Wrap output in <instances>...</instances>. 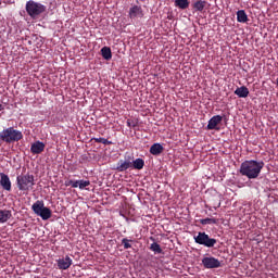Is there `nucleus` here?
Segmentation results:
<instances>
[{
    "label": "nucleus",
    "mask_w": 278,
    "mask_h": 278,
    "mask_svg": "<svg viewBox=\"0 0 278 278\" xmlns=\"http://www.w3.org/2000/svg\"><path fill=\"white\" fill-rule=\"evenodd\" d=\"M262 168H264V161L250 160L241 163L239 173L248 179H257Z\"/></svg>",
    "instance_id": "f257e3e1"
},
{
    "label": "nucleus",
    "mask_w": 278,
    "mask_h": 278,
    "mask_svg": "<svg viewBox=\"0 0 278 278\" xmlns=\"http://www.w3.org/2000/svg\"><path fill=\"white\" fill-rule=\"evenodd\" d=\"M0 140L7 144H12V142H18L23 140V131L14 129V127H9L0 132Z\"/></svg>",
    "instance_id": "f03ea898"
},
{
    "label": "nucleus",
    "mask_w": 278,
    "mask_h": 278,
    "mask_svg": "<svg viewBox=\"0 0 278 278\" xmlns=\"http://www.w3.org/2000/svg\"><path fill=\"white\" fill-rule=\"evenodd\" d=\"M26 12L30 18H40L41 14H45L47 12V5L36 2L34 0H29L26 2Z\"/></svg>",
    "instance_id": "7ed1b4c3"
},
{
    "label": "nucleus",
    "mask_w": 278,
    "mask_h": 278,
    "mask_svg": "<svg viewBox=\"0 0 278 278\" xmlns=\"http://www.w3.org/2000/svg\"><path fill=\"white\" fill-rule=\"evenodd\" d=\"M17 188L22 192H29V190H34V186L36 185L34 175L25 174L16 177Z\"/></svg>",
    "instance_id": "20e7f679"
},
{
    "label": "nucleus",
    "mask_w": 278,
    "mask_h": 278,
    "mask_svg": "<svg viewBox=\"0 0 278 278\" xmlns=\"http://www.w3.org/2000/svg\"><path fill=\"white\" fill-rule=\"evenodd\" d=\"M31 210L37 216H40L42 220H49V218H51V208L45 206L43 201H40V200L36 201L31 205Z\"/></svg>",
    "instance_id": "39448f33"
},
{
    "label": "nucleus",
    "mask_w": 278,
    "mask_h": 278,
    "mask_svg": "<svg viewBox=\"0 0 278 278\" xmlns=\"http://www.w3.org/2000/svg\"><path fill=\"white\" fill-rule=\"evenodd\" d=\"M193 240L197 244L206 247V249H214V247H216L218 243V240L211 238L210 235L205 232H198V236H194Z\"/></svg>",
    "instance_id": "423d86ee"
},
{
    "label": "nucleus",
    "mask_w": 278,
    "mask_h": 278,
    "mask_svg": "<svg viewBox=\"0 0 278 278\" xmlns=\"http://www.w3.org/2000/svg\"><path fill=\"white\" fill-rule=\"evenodd\" d=\"M202 264L204 266V268H220V266H223V264L219 262L218 258L213 257V256H206L204 258H202Z\"/></svg>",
    "instance_id": "0eeeda50"
},
{
    "label": "nucleus",
    "mask_w": 278,
    "mask_h": 278,
    "mask_svg": "<svg viewBox=\"0 0 278 278\" xmlns=\"http://www.w3.org/2000/svg\"><path fill=\"white\" fill-rule=\"evenodd\" d=\"M131 162H134V156L131 155L125 156V160H119L117 162L116 170H118V173H125V170H128V168H131Z\"/></svg>",
    "instance_id": "6e6552de"
},
{
    "label": "nucleus",
    "mask_w": 278,
    "mask_h": 278,
    "mask_svg": "<svg viewBox=\"0 0 278 278\" xmlns=\"http://www.w3.org/2000/svg\"><path fill=\"white\" fill-rule=\"evenodd\" d=\"M59 270H68L73 266V258L66 255L63 258L56 260Z\"/></svg>",
    "instance_id": "1a4fd4ad"
},
{
    "label": "nucleus",
    "mask_w": 278,
    "mask_h": 278,
    "mask_svg": "<svg viewBox=\"0 0 278 278\" xmlns=\"http://www.w3.org/2000/svg\"><path fill=\"white\" fill-rule=\"evenodd\" d=\"M0 186L3 188V190L10 192V190H12V181H10V176L4 173H0Z\"/></svg>",
    "instance_id": "9d476101"
},
{
    "label": "nucleus",
    "mask_w": 278,
    "mask_h": 278,
    "mask_svg": "<svg viewBox=\"0 0 278 278\" xmlns=\"http://www.w3.org/2000/svg\"><path fill=\"white\" fill-rule=\"evenodd\" d=\"M45 142L42 141H36L30 146V153L34 155H40L42 151H45Z\"/></svg>",
    "instance_id": "9b49d317"
},
{
    "label": "nucleus",
    "mask_w": 278,
    "mask_h": 278,
    "mask_svg": "<svg viewBox=\"0 0 278 278\" xmlns=\"http://www.w3.org/2000/svg\"><path fill=\"white\" fill-rule=\"evenodd\" d=\"M220 123H223V116L220 115H214L210 121H208V124H207V129H216V127L218 125H220Z\"/></svg>",
    "instance_id": "f8f14e48"
},
{
    "label": "nucleus",
    "mask_w": 278,
    "mask_h": 278,
    "mask_svg": "<svg viewBox=\"0 0 278 278\" xmlns=\"http://www.w3.org/2000/svg\"><path fill=\"white\" fill-rule=\"evenodd\" d=\"M129 16L130 18H138V17L142 18V16H144V14L142 13V8L138 5H134L129 10Z\"/></svg>",
    "instance_id": "ddd939ff"
},
{
    "label": "nucleus",
    "mask_w": 278,
    "mask_h": 278,
    "mask_svg": "<svg viewBox=\"0 0 278 278\" xmlns=\"http://www.w3.org/2000/svg\"><path fill=\"white\" fill-rule=\"evenodd\" d=\"M235 94H237L239 99H247V97H249V88H247V86L238 87L235 90Z\"/></svg>",
    "instance_id": "4468645a"
},
{
    "label": "nucleus",
    "mask_w": 278,
    "mask_h": 278,
    "mask_svg": "<svg viewBox=\"0 0 278 278\" xmlns=\"http://www.w3.org/2000/svg\"><path fill=\"white\" fill-rule=\"evenodd\" d=\"M150 153L151 155H161V153H164V146L161 143H154L150 147Z\"/></svg>",
    "instance_id": "2eb2a0df"
},
{
    "label": "nucleus",
    "mask_w": 278,
    "mask_h": 278,
    "mask_svg": "<svg viewBox=\"0 0 278 278\" xmlns=\"http://www.w3.org/2000/svg\"><path fill=\"white\" fill-rule=\"evenodd\" d=\"M12 218V211L0 210V223H8Z\"/></svg>",
    "instance_id": "dca6fc26"
},
{
    "label": "nucleus",
    "mask_w": 278,
    "mask_h": 278,
    "mask_svg": "<svg viewBox=\"0 0 278 278\" xmlns=\"http://www.w3.org/2000/svg\"><path fill=\"white\" fill-rule=\"evenodd\" d=\"M174 5H175V8H178L179 10H188V8H190V1H188V0H175Z\"/></svg>",
    "instance_id": "f3484780"
},
{
    "label": "nucleus",
    "mask_w": 278,
    "mask_h": 278,
    "mask_svg": "<svg viewBox=\"0 0 278 278\" xmlns=\"http://www.w3.org/2000/svg\"><path fill=\"white\" fill-rule=\"evenodd\" d=\"M237 21L238 23H248L249 15H247V12L244 10H239L237 12Z\"/></svg>",
    "instance_id": "a211bd4d"
},
{
    "label": "nucleus",
    "mask_w": 278,
    "mask_h": 278,
    "mask_svg": "<svg viewBox=\"0 0 278 278\" xmlns=\"http://www.w3.org/2000/svg\"><path fill=\"white\" fill-rule=\"evenodd\" d=\"M205 5H207L205 0H199L193 3V10H195V12H203V10H205Z\"/></svg>",
    "instance_id": "6ab92c4d"
},
{
    "label": "nucleus",
    "mask_w": 278,
    "mask_h": 278,
    "mask_svg": "<svg viewBox=\"0 0 278 278\" xmlns=\"http://www.w3.org/2000/svg\"><path fill=\"white\" fill-rule=\"evenodd\" d=\"M131 166L136 170H142V168H144V160L136 159L135 161L131 162Z\"/></svg>",
    "instance_id": "aec40b11"
},
{
    "label": "nucleus",
    "mask_w": 278,
    "mask_h": 278,
    "mask_svg": "<svg viewBox=\"0 0 278 278\" xmlns=\"http://www.w3.org/2000/svg\"><path fill=\"white\" fill-rule=\"evenodd\" d=\"M101 55L104 60H110L112 58V49L110 47H103L101 49Z\"/></svg>",
    "instance_id": "412c9836"
},
{
    "label": "nucleus",
    "mask_w": 278,
    "mask_h": 278,
    "mask_svg": "<svg viewBox=\"0 0 278 278\" xmlns=\"http://www.w3.org/2000/svg\"><path fill=\"white\" fill-rule=\"evenodd\" d=\"M200 224L201 225H217L218 219L207 217V218H204V219H200Z\"/></svg>",
    "instance_id": "4be33fe9"
},
{
    "label": "nucleus",
    "mask_w": 278,
    "mask_h": 278,
    "mask_svg": "<svg viewBox=\"0 0 278 278\" xmlns=\"http://www.w3.org/2000/svg\"><path fill=\"white\" fill-rule=\"evenodd\" d=\"M150 250L153 251V253H155V254L162 253V247L157 242H153L150 245Z\"/></svg>",
    "instance_id": "5701e85b"
},
{
    "label": "nucleus",
    "mask_w": 278,
    "mask_h": 278,
    "mask_svg": "<svg viewBox=\"0 0 278 278\" xmlns=\"http://www.w3.org/2000/svg\"><path fill=\"white\" fill-rule=\"evenodd\" d=\"M90 186V180H78L79 190H84V188H88Z\"/></svg>",
    "instance_id": "b1692460"
},
{
    "label": "nucleus",
    "mask_w": 278,
    "mask_h": 278,
    "mask_svg": "<svg viewBox=\"0 0 278 278\" xmlns=\"http://www.w3.org/2000/svg\"><path fill=\"white\" fill-rule=\"evenodd\" d=\"M65 186H72V188H79V180H67L65 181Z\"/></svg>",
    "instance_id": "393cba45"
},
{
    "label": "nucleus",
    "mask_w": 278,
    "mask_h": 278,
    "mask_svg": "<svg viewBox=\"0 0 278 278\" xmlns=\"http://www.w3.org/2000/svg\"><path fill=\"white\" fill-rule=\"evenodd\" d=\"M93 140H94V142H100L101 144H112V141H110V140L105 139V138H102V137L94 138Z\"/></svg>",
    "instance_id": "a878e982"
},
{
    "label": "nucleus",
    "mask_w": 278,
    "mask_h": 278,
    "mask_svg": "<svg viewBox=\"0 0 278 278\" xmlns=\"http://www.w3.org/2000/svg\"><path fill=\"white\" fill-rule=\"evenodd\" d=\"M131 240L124 238L122 239V244L124 245V249H131Z\"/></svg>",
    "instance_id": "bb28decb"
},
{
    "label": "nucleus",
    "mask_w": 278,
    "mask_h": 278,
    "mask_svg": "<svg viewBox=\"0 0 278 278\" xmlns=\"http://www.w3.org/2000/svg\"><path fill=\"white\" fill-rule=\"evenodd\" d=\"M127 127H136V124H132L130 119L126 122Z\"/></svg>",
    "instance_id": "cd10ccee"
},
{
    "label": "nucleus",
    "mask_w": 278,
    "mask_h": 278,
    "mask_svg": "<svg viewBox=\"0 0 278 278\" xmlns=\"http://www.w3.org/2000/svg\"><path fill=\"white\" fill-rule=\"evenodd\" d=\"M3 110H4L3 104L0 103V112Z\"/></svg>",
    "instance_id": "c85d7f7f"
}]
</instances>
